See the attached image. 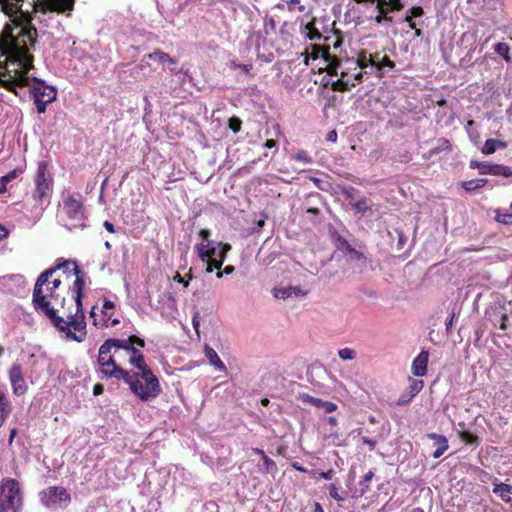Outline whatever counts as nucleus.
<instances>
[{"label":"nucleus","mask_w":512,"mask_h":512,"mask_svg":"<svg viewBox=\"0 0 512 512\" xmlns=\"http://www.w3.org/2000/svg\"><path fill=\"white\" fill-rule=\"evenodd\" d=\"M8 377L15 396H22L27 392L28 386L25 382L22 367L19 363H13L11 365L8 371Z\"/></svg>","instance_id":"16"},{"label":"nucleus","mask_w":512,"mask_h":512,"mask_svg":"<svg viewBox=\"0 0 512 512\" xmlns=\"http://www.w3.org/2000/svg\"><path fill=\"white\" fill-rule=\"evenodd\" d=\"M204 353L211 365H213L220 371L226 370L225 364L221 361L218 354L213 348L209 347L208 345H205Z\"/></svg>","instance_id":"28"},{"label":"nucleus","mask_w":512,"mask_h":512,"mask_svg":"<svg viewBox=\"0 0 512 512\" xmlns=\"http://www.w3.org/2000/svg\"><path fill=\"white\" fill-rule=\"evenodd\" d=\"M141 347L145 346V341L136 335H130V347Z\"/></svg>","instance_id":"50"},{"label":"nucleus","mask_w":512,"mask_h":512,"mask_svg":"<svg viewBox=\"0 0 512 512\" xmlns=\"http://www.w3.org/2000/svg\"><path fill=\"white\" fill-rule=\"evenodd\" d=\"M326 422L331 426L335 427L338 423L337 418L334 416H329L326 418Z\"/></svg>","instance_id":"64"},{"label":"nucleus","mask_w":512,"mask_h":512,"mask_svg":"<svg viewBox=\"0 0 512 512\" xmlns=\"http://www.w3.org/2000/svg\"><path fill=\"white\" fill-rule=\"evenodd\" d=\"M329 495L338 502L344 501V497L339 494L337 486L333 483L329 485Z\"/></svg>","instance_id":"45"},{"label":"nucleus","mask_w":512,"mask_h":512,"mask_svg":"<svg viewBox=\"0 0 512 512\" xmlns=\"http://www.w3.org/2000/svg\"><path fill=\"white\" fill-rule=\"evenodd\" d=\"M19 3L21 4V10L24 11V0H21ZM74 4L75 0H32L29 6L33 8V11H41L42 13L56 12L61 14L72 11ZM26 10L27 9H25V11Z\"/></svg>","instance_id":"10"},{"label":"nucleus","mask_w":512,"mask_h":512,"mask_svg":"<svg viewBox=\"0 0 512 512\" xmlns=\"http://www.w3.org/2000/svg\"><path fill=\"white\" fill-rule=\"evenodd\" d=\"M23 508V493L20 483L10 477L0 481V512H20Z\"/></svg>","instance_id":"6"},{"label":"nucleus","mask_w":512,"mask_h":512,"mask_svg":"<svg viewBox=\"0 0 512 512\" xmlns=\"http://www.w3.org/2000/svg\"><path fill=\"white\" fill-rule=\"evenodd\" d=\"M130 365L134 366L138 371L150 369L145 361L143 353L137 347H130Z\"/></svg>","instance_id":"23"},{"label":"nucleus","mask_w":512,"mask_h":512,"mask_svg":"<svg viewBox=\"0 0 512 512\" xmlns=\"http://www.w3.org/2000/svg\"><path fill=\"white\" fill-rule=\"evenodd\" d=\"M35 105H36V109H37V112L39 114H42V113H45L46 112V107L48 104H50L51 102H45L43 100H40L39 98L36 99V101H34Z\"/></svg>","instance_id":"53"},{"label":"nucleus","mask_w":512,"mask_h":512,"mask_svg":"<svg viewBox=\"0 0 512 512\" xmlns=\"http://www.w3.org/2000/svg\"><path fill=\"white\" fill-rule=\"evenodd\" d=\"M309 474L312 476V477H316V476H319L321 478H324L326 480H331L335 474L334 470L333 469H329L328 471L326 472H317V471H309Z\"/></svg>","instance_id":"44"},{"label":"nucleus","mask_w":512,"mask_h":512,"mask_svg":"<svg viewBox=\"0 0 512 512\" xmlns=\"http://www.w3.org/2000/svg\"><path fill=\"white\" fill-rule=\"evenodd\" d=\"M261 459H262V461L264 463V466H265L267 471L271 467H275V462L270 457H268L267 455L263 456Z\"/></svg>","instance_id":"57"},{"label":"nucleus","mask_w":512,"mask_h":512,"mask_svg":"<svg viewBox=\"0 0 512 512\" xmlns=\"http://www.w3.org/2000/svg\"><path fill=\"white\" fill-rule=\"evenodd\" d=\"M301 399L305 403H309L318 408H323L326 413H332L337 410V405L334 402L324 401L309 394H302Z\"/></svg>","instance_id":"21"},{"label":"nucleus","mask_w":512,"mask_h":512,"mask_svg":"<svg viewBox=\"0 0 512 512\" xmlns=\"http://www.w3.org/2000/svg\"><path fill=\"white\" fill-rule=\"evenodd\" d=\"M30 48H26L23 57L21 58V65L16 67L17 73L26 78L27 85L18 86L19 88L29 87V92L36 101L37 98L45 102H54L57 98V90L55 87L46 84L42 79L34 75H29V72L34 69V57L29 53Z\"/></svg>","instance_id":"4"},{"label":"nucleus","mask_w":512,"mask_h":512,"mask_svg":"<svg viewBox=\"0 0 512 512\" xmlns=\"http://www.w3.org/2000/svg\"><path fill=\"white\" fill-rule=\"evenodd\" d=\"M62 282L60 280V278H51L50 279V286H51V289L53 290H56V291H59V288L61 286Z\"/></svg>","instance_id":"59"},{"label":"nucleus","mask_w":512,"mask_h":512,"mask_svg":"<svg viewBox=\"0 0 512 512\" xmlns=\"http://www.w3.org/2000/svg\"><path fill=\"white\" fill-rule=\"evenodd\" d=\"M34 185L35 188L32 196L36 202L42 203L43 200L50 198L53 191L54 179L46 161L38 162Z\"/></svg>","instance_id":"8"},{"label":"nucleus","mask_w":512,"mask_h":512,"mask_svg":"<svg viewBox=\"0 0 512 512\" xmlns=\"http://www.w3.org/2000/svg\"><path fill=\"white\" fill-rule=\"evenodd\" d=\"M389 236L392 240L397 237V248L402 249L408 240V236L401 229V226H393V230L388 231Z\"/></svg>","instance_id":"30"},{"label":"nucleus","mask_w":512,"mask_h":512,"mask_svg":"<svg viewBox=\"0 0 512 512\" xmlns=\"http://www.w3.org/2000/svg\"><path fill=\"white\" fill-rule=\"evenodd\" d=\"M233 271H234V267H233L232 265H228V266H226V267L224 268V270H223V271H220V270H219V271L217 272V274H216V277L220 279V278H222L223 273H225V274H231Z\"/></svg>","instance_id":"60"},{"label":"nucleus","mask_w":512,"mask_h":512,"mask_svg":"<svg viewBox=\"0 0 512 512\" xmlns=\"http://www.w3.org/2000/svg\"><path fill=\"white\" fill-rule=\"evenodd\" d=\"M40 501L47 508H56L71 502V495L62 486H50L39 493Z\"/></svg>","instance_id":"11"},{"label":"nucleus","mask_w":512,"mask_h":512,"mask_svg":"<svg viewBox=\"0 0 512 512\" xmlns=\"http://www.w3.org/2000/svg\"><path fill=\"white\" fill-rule=\"evenodd\" d=\"M241 122L239 119L232 118L229 121V127L234 132L237 133L240 130Z\"/></svg>","instance_id":"55"},{"label":"nucleus","mask_w":512,"mask_h":512,"mask_svg":"<svg viewBox=\"0 0 512 512\" xmlns=\"http://www.w3.org/2000/svg\"><path fill=\"white\" fill-rule=\"evenodd\" d=\"M338 355L342 360H353L356 357V352L351 348H343L338 351Z\"/></svg>","instance_id":"41"},{"label":"nucleus","mask_w":512,"mask_h":512,"mask_svg":"<svg viewBox=\"0 0 512 512\" xmlns=\"http://www.w3.org/2000/svg\"><path fill=\"white\" fill-rule=\"evenodd\" d=\"M424 11L423 8L420 6H414L410 8L405 15L404 21L405 22H411L414 18L421 17L423 15Z\"/></svg>","instance_id":"37"},{"label":"nucleus","mask_w":512,"mask_h":512,"mask_svg":"<svg viewBox=\"0 0 512 512\" xmlns=\"http://www.w3.org/2000/svg\"><path fill=\"white\" fill-rule=\"evenodd\" d=\"M413 397L408 393L405 392L397 400V405L399 406H405L408 405L412 401Z\"/></svg>","instance_id":"48"},{"label":"nucleus","mask_w":512,"mask_h":512,"mask_svg":"<svg viewBox=\"0 0 512 512\" xmlns=\"http://www.w3.org/2000/svg\"><path fill=\"white\" fill-rule=\"evenodd\" d=\"M427 437L433 440L434 445L436 446V450L432 454V456L435 459L441 457L448 450V440L444 435H440L437 433H428Z\"/></svg>","instance_id":"22"},{"label":"nucleus","mask_w":512,"mask_h":512,"mask_svg":"<svg viewBox=\"0 0 512 512\" xmlns=\"http://www.w3.org/2000/svg\"><path fill=\"white\" fill-rule=\"evenodd\" d=\"M495 52L502 56L506 62H512V57L510 55V47L508 44L504 42H499L495 44Z\"/></svg>","instance_id":"34"},{"label":"nucleus","mask_w":512,"mask_h":512,"mask_svg":"<svg viewBox=\"0 0 512 512\" xmlns=\"http://www.w3.org/2000/svg\"><path fill=\"white\" fill-rule=\"evenodd\" d=\"M95 309H96L95 306L92 307V310L90 312L91 317L94 319V325H96V326L100 325L101 327H114L120 323V320L114 316L115 305L112 301L107 300V299L104 300V303H103V306L101 309V314H102L101 322H98V320L95 317L96 316Z\"/></svg>","instance_id":"14"},{"label":"nucleus","mask_w":512,"mask_h":512,"mask_svg":"<svg viewBox=\"0 0 512 512\" xmlns=\"http://www.w3.org/2000/svg\"><path fill=\"white\" fill-rule=\"evenodd\" d=\"M192 325L193 328L197 334V336H200L199 327H200V314L198 311H195L192 317Z\"/></svg>","instance_id":"51"},{"label":"nucleus","mask_w":512,"mask_h":512,"mask_svg":"<svg viewBox=\"0 0 512 512\" xmlns=\"http://www.w3.org/2000/svg\"><path fill=\"white\" fill-rule=\"evenodd\" d=\"M362 443L366 444V445H369L371 450H373L375 448L376 444H377L376 440L369 439L367 437H363L362 438Z\"/></svg>","instance_id":"61"},{"label":"nucleus","mask_w":512,"mask_h":512,"mask_svg":"<svg viewBox=\"0 0 512 512\" xmlns=\"http://www.w3.org/2000/svg\"><path fill=\"white\" fill-rule=\"evenodd\" d=\"M459 438L466 445L479 446L481 443V439L470 431L459 432Z\"/></svg>","instance_id":"32"},{"label":"nucleus","mask_w":512,"mask_h":512,"mask_svg":"<svg viewBox=\"0 0 512 512\" xmlns=\"http://www.w3.org/2000/svg\"><path fill=\"white\" fill-rule=\"evenodd\" d=\"M12 412V405L7 395L0 391V428Z\"/></svg>","instance_id":"25"},{"label":"nucleus","mask_w":512,"mask_h":512,"mask_svg":"<svg viewBox=\"0 0 512 512\" xmlns=\"http://www.w3.org/2000/svg\"><path fill=\"white\" fill-rule=\"evenodd\" d=\"M375 64L376 66L373 69H370V72L372 73L373 71H375L379 77L383 76L382 69L384 67H387L389 69H393L395 67V64L386 57H383L381 61L375 60Z\"/></svg>","instance_id":"33"},{"label":"nucleus","mask_w":512,"mask_h":512,"mask_svg":"<svg viewBox=\"0 0 512 512\" xmlns=\"http://www.w3.org/2000/svg\"><path fill=\"white\" fill-rule=\"evenodd\" d=\"M357 3H365L372 7L370 19H374L376 24H381L383 21H392L391 17L387 16L389 10H400L403 5L400 0H355Z\"/></svg>","instance_id":"9"},{"label":"nucleus","mask_w":512,"mask_h":512,"mask_svg":"<svg viewBox=\"0 0 512 512\" xmlns=\"http://www.w3.org/2000/svg\"><path fill=\"white\" fill-rule=\"evenodd\" d=\"M319 214V210L317 208H307L305 211V219L307 221H315L316 216Z\"/></svg>","instance_id":"49"},{"label":"nucleus","mask_w":512,"mask_h":512,"mask_svg":"<svg viewBox=\"0 0 512 512\" xmlns=\"http://www.w3.org/2000/svg\"><path fill=\"white\" fill-rule=\"evenodd\" d=\"M493 493L499 495L504 502L511 501L512 485L506 483L495 484L493 487Z\"/></svg>","instance_id":"29"},{"label":"nucleus","mask_w":512,"mask_h":512,"mask_svg":"<svg viewBox=\"0 0 512 512\" xmlns=\"http://www.w3.org/2000/svg\"><path fill=\"white\" fill-rule=\"evenodd\" d=\"M374 471L373 470H369L364 476H363V479L360 481V494L359 496H363L367 491L370 490V485H369V482L372 480V478L374 477Z\"/></svg>","instance_id":"35"},{"label":"nucleus","mask_w":512,"mask_h":512,"mask_svg":"<svg viewBox=\"0 0 512 512\" xmlns=\"http://www.w3.org/2000/svg\"><path fill=\"white\" fill-rule=\"evenodd\" d=\"M186 277L187 279H185V277H183L179 272H177L174 275L173 280L175 282L181 283L183 287L187 288L189 286V280L193 278L191 270H189V272L186 274Z\"/></svg>","instance_id":"40"},{"label":"nucleus","mask_w":512,"mask_h":512,"mask_svg":"<svg viewBox=\"0 0 512 512\" xmlns=\"http://www.w3.org/2000/svg\"><path fill=\"white\" fill-rule=\"evenodd\" d=\"M295 159H297V160H299L301 162H305V163H310L311 162L310 157L304 151L298 152L295 155Z\"/></svg>","instance_id":"56"},{"label":"nucleus","mask_w":512,"mask_h":512,"mask_svg":"<svg viewBox=\"0 0 512 512\" xmlns=\"http://www.w3.org/2000/svg\"><path fill=\"white\" fill-rule=\"evenodd\" d=\"M288 9L290 11L304 12L305 7L301 4L300 0H290L288 3Z\"/></svg>","instance_id":"46"},{"label":"nucleus","mask_w":512,"mask_h":512,"mask_svg":"<svg viewBox=\"0 0 512 512\" xmlns=\"http://www.w3.org/2000/svg\"><path fill=\"white\" fill-rule=\"evenodd\" d=\"M55 269V273L59 270H62L63 272L72 271L73 275L75 276V279L80 278L84 282V272H82L77 265L75 261H64L61 264L56 265L53 267Z\"/></svg>","instance_id":"24"},{"label":"nucleus","mask_w":512,"mask_h":512,"mask_svg":"<svg viewBox=\"0 0 512 512\" xmlns=\"http://www.w3.org/2000/svg\"><path fill=\"white\" fill-rule=\"evenodd\" d=\"M23 173L21 168H16L0 178V183L7 184Z\"/></svg>","instance_id":"38"},{"label":"nucleus","mask_w":512,"mask_h":512,"mask_svg":"<svg viewBox=\"0 0 512 512\" xmlns=\"http://www.w3.org/2000/svg\"><path fill=\"white\" fill-rule=\"evenodd\" d=\"M292 288H274L273 294L276 298L285 299L291 295Z\"/></svg>","instance_id":"42"},{"label":"nucleus","mask_w":512,"mask_h":512,"mask_svg":"<svg viewBox=\"0 0 512 512\" xmlns=\"http://www.w3.org/2000/svg\"><path fill=\"white\" fill-rule=\"evenodd\" d=\"M55 273L54 268L42 272L34 285L32 303L34 309L45 315L67 341L81 343L87 337V324L83 311V281L75 279L70 287L71 298L61 294H48L44 286Z\"/></svg>","instance_id":"1"},{"label":"nucleus","mask_w":512,"mask_h":512,"mask_svg":"<svg viewBox=\"0 0 512 512\" xmlns=\"http://www.w3.org/2000/svg\"><path fill=\"white\" fill-rule=\"evenodd\" d=\"M148 58L150 60L155 61L162 65H165V64H169L172 66L176 65V60L171 58L167 53L162 52V51H155L153 53H150L148 55ZM170 69H171V71H175V67H171Z\"/></svg>","instance_id":"27"},{"label":"nucleus","mask_w":512,"mask_h":512,"mask_svg":"<svg viewBox=\"0 0 512 512\" xmlns=\"http://www.w3.org/2000/svg\"><path fill=\"white\" fill-rule=\"evenodd\" d=\"M410 385L408 388V393L414 398L424 387L423 380H417L410 378Z\"/></svg>","instance_id":"36"},{"label":"nucleus","mask_w":512,"mask_h":512,"mask_svg":"<svg viewBox=\"0 0 512 512\" xmlns=\"http://www.w3.org/2000/svg\"><path fill=\"white\" fill-rule=\"evenodd\" d=\"M429 353L426 350H422L417 357L413 360L411 365V371L414 376L423 377L427 374Z\"/></svg>","instance_id":"20"},{"label":"nucleus","mask_w":512,"mask_h":512,"mask_svg":"<svg viewBox=\"0 0 512 512\" xmlns=\"http://www.w3.org/2000/svg\"><path fill=\"white\" fill-rule=\"evenodd\" d=\"M358 212H365L368 209V201L366 199L360 200L354 204Z\"/></svg>","instance_id":"54"},{"label":"nucleus","mask_w":512,"mask_h":512,"mask_svg":"<svg viewBox=\"0 0 512 512\" xmlns=\"http://www.w3.org/2000/svg\"><path fill=\"white\" fill-rule=\"evenodd\" d=\"M199 236L202 238V242L196 244L195 251L202 261L207 262L206 272L211 273L214 269L219 271L224 260L218 257L217 247L209 238V230L201 229Z\"/></svg>","instance_id":"7"},{"label":"nucleus","mask_w":512,"mask_h":512,"mask_svg":"<svg viewBox=\"0 0 512 512\" xmlns=\"http://www.w3.org/2000/svg\"><path fill=\"white\" fill-rule=\"evenodd\" d=\"M306 30V35L311 40L319 39L321 37V34L317 30H315L311 25H307Z\"/></svg>","instance_id":"52"},{"label":"nucleus","mask_w":512,"mask_h":512,"mask_svg":"<svg viewBox=\"0 0 512 512\" xmlns=\"http://www.w3.org/2000/svg\"><path fill=\"white\" fill-rule=\"evenodd\" d=\"M312 59L323 62L319 70H326L330 75H340V78L333 83L335 89L346 90L361 79L363 73H371L367 69H373L375 59L370 54L362 53L357 59L348 58L343 61L331 55L326 49H314Z\"/></svg>","instance_id":"3"},{"label":"nucleus","mask_w":512,"mask_h":512,"mask_svg":"<svg viewBox=\"0 0 512 512\" xmlns=\"http://www.w3.org/2000/svg\"><path fill=\"white\" fill-rule=\"evenodd\" d=\"M491 321L495 327H499L502 331L508 329L509 316L503 310L494 311Z\"/></svg>","instance_id":"26"},{"label":"nucleus","mask_w":512,"mask_h":512,"mask_svg":"<svg viewBox=\"0 0 512 512\" xmlns=\"http://www.w3.org/2000/svg\"><path fill=\"white\" fill-rule=\"evenodd\" d=\"M130 391L142 401H149L161 393V386L152 370L146 369L130 376Z\"/></svg>","instance_id":"5"},{"label":"nucleus","mask_w":512,"mask_h":512,"mask_svg":"<svg viewBox=\"0 0 512 512\" xmlns=\"http://www.w3.org/2000/svg\"><path fill=\"white\" fill-rule=\"evenodd\" d=\"M326 140L329 142H336L337 140V132L335 130L329 131Z\"/></svg>","instance_id":"63"},{"label":"nucleus","mask_w":512,"mask_h":512,"mask_svg":"<svg viewBox=\"0 0 512 512\" xmlns=\"http://www.w3.org/2000/svg\"><path fill=\"white\" fill-rule=\"evenodd\" d=\"M104 392V387L102 384H95L94 387H93V394L95 396H98V395H101L102 393Z\"/></svg>","instance_id":"62"},{"label":"nucleus","mask_w":512,"mask_h":512,"mask_svg":"<svg viewBox=\"0 0 512 512\" xmlns=\"http://www.w3.org/2000/svg\"><path fill=\"white\" fill-rule=\"evenodd\" d=\"M334 243L338 250L343 251L349 255V258L354 261H365L366 257L363 252L355 250L351 244L342 236L333 233Z\"/></svg>","instance_id":"19"},{"label":"nucleus","mask_w":512,"mask_h":512,"mask_svg":"<svg viewBox=\"0 0 512 512\" xmlns=\"http://www.w3.org/2000/svg\"><path fill=\"white\" fill-rule=\"evenodd\" d=\"M100 372L107 378L123 379L128 383V371L124 370L117 364V359L101 362Z\"/></svg>","instance_id":"18"},{"label":"nucleus","mask_w":512,"mask_h":512,"mask_svg":"<svg viewBox=\"0 0 512 512\" xmlns=\"http://www.w3.org/2000/svg\"><path fill=\"white\" fill-rule=\"evenodd\" d=\"M488 183V180L487 179H473V180H468V181H463L461 183V187L468 191V192H472V191H475V190H478L482 187H484L485 185H487Z\"/></svg>","instance_id":"31"},{"label":"nucleus","mask_w":512,"mask_h":512,"mask_svg":"<svg viewBox=\"0 0 512 512\" xmlns=\"http://www.w3.org/2000/svg\"><path fill=\"white\" fill-rule=\"evenodd\" d=\"M218 246L220 247V249L217 250V255H218V257H220L221 259H223L225 261L226 255L230 251L231 246L227 243H225V244L218 243Z\"/></svg>","instance_id":"47"},{"label":"nucleus","mask_w":512,"mask_h":512,"mask_svg":"<svg viewBox=\"0 0 512 512\" xmlns=\"http://www.w3.org/2000/svg\"><path fill=\"white\" fill-rule=\"evenodd\" d=\"M506 217L512 218V214H501L500 212H497L495 220L500 224H507L505 221Z\"/></svg>","instance_id":"58"},{"label":"nucleus","mask_w":512,"mask_h":512,"mask_svg":"<svg viewBox=\"0 0 512 512\" xmlns=\"http://www.w3.org/2000/svg\"><path fill=\"white\" fill-rule=\"evenodd\" d=\"M469 166L472 169L478 168L479 173L482 175L504 176L506 178L512 177V167L510 166L490 164L476 160H472Z\"/></svg>","instance_id":"15"},{"label":"nucleus","mask_w":512,"mask_h":512,"mask_svg":"<svg viewBox=\"0 0 512 512\" xmlns=\"http://www.w3.org/2000/svg\"><path fill=\"white\" fill-rule=\"evenodd\" d=\"M21 0H0L2 11L9 17L11 24H6L0 38V52L6 59L0 61V86L18 96L16 86L27 85L26 78L21 77L16 67L21 65V58L26 48L35 45L38 33L32 25L30 11H22Z\"/></svg>","instance_id":"2"},{"label":"nucleus","mask_w":512,"mask_h":512,"mask_svg":"<svg viewBox=\"0 0 512 512\" xmlns=\"http://www.w3.org/2000/svg\"><path fill=\"white\" fill-rule=\"evenodd\" d=\"M120 349L128 350V339H108L99 348L98 364L110 361L116 358Z\"/></svg>","instance_id":"13"},{"label":"nucleus","mask_w":512,"mask_h":512,"mask_svg":"<svg viewBox=\"0 0 512 512\" xmlns=\"http://www.w3.org/2000/svg\"><path fill=\"white\" fill-rule=\"evenodd\" d=\"M60 208L61 212L70 220L81 221L85 219V209L80 195L63 194Z\"/></svg>","instance_id":"12"},{"label":"nucleus","mask_w":512,"mask_h":512,"mask_svg":"<svg viewBox=\"0 0 512 512\" xmlns=\"http://www.w3.org/2000/svg\"><path fill=\"white\" fill-rule=\"evenodd\" d=\"M228 66L230 69H233V70L241 69L246 74H248L252 69L251 64H238L236 61H230Z\"/></svg>","instance_id":"43"},{"label":"nucleus","mask_w":512,"mask_h":512,"mask_svg":"<svg viewBox=\"0 0 512 512\" xmlns=\"http://www.w3.org/2000/svg\"><path fill=\"white\" fill-rule=\"evenodd\" d=\"M498 140L496 139H487L482 147V153L484 154H493L498 148L497 145Z\"/></svg>","instance_id":"39"},{"label":"nucleus","mask_w":512,"mask_h":512,"mask_svg":"<svg viewBox=\"0 0 512 512\" xmlns=\"http://www.w3.org/2000/svg\"><path fill=\"white\" fill-rule=\"evenodd\" d=\"M499 5L498 0H467V9L473 15H490Z\"/></svg>","instance_id":"17"}]
</instances>
